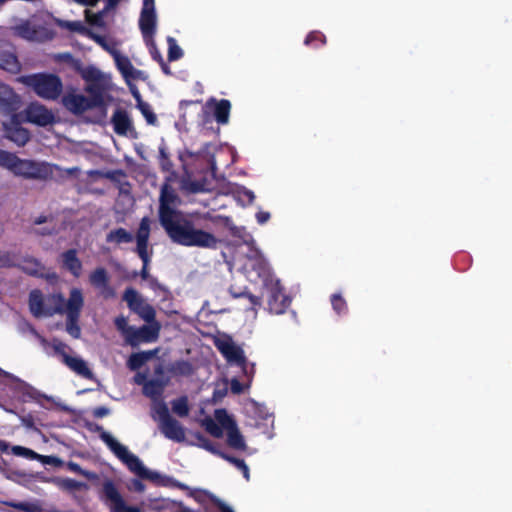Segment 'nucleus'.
I'll return each instance as SVG.
<instances>
[{"label":"nucleus","instance_id":"1","mask_svg":"<svg viewBox=\"0 0 512 512\" xmlns=\"http://www.w3.org/2000/svg\"><path fill=\"white\" fill-rule=\"evenodd\" d=\"M179 202L175 189L165 182L160 190L158 217L170 240L186 247L216 248L218 244L216 236L203 230L194 220L184 217L176 209Z\"/></svg>","mask_w":512,"mask_h":512},{"label":"nucleus","instance_id":"2","mask_svg":"<svg viewBox=\"0 0 512 512\" xmlns=\"http://www.w3.org/2000/svg\"><path fill=\"white\" fill-rule=\"evenodd\" d=\"M97 431L100 432V439L109 447L115 456L121 460L127 468L136 474L141 479L150 480L158 486H173L181 490H186L188 487L178 482L177 480L159 474L156 471L147 469L142 461L133 453H131L126 446L120 444L112 435L106 432L101 426H97Z\"/></svg>","mask_w":512,"mask_h":512},{"label":"nucleus","instance_id":"3","mask_svg":"<svg viewBox=\"0 0 512 512\" xmlns=\"http://www.w3.org/2000/svg\"><path fill=\"white\" fill-rule=\"evenodd\" d=\"M22 83L45 100H56L63 91V83L59 76L50 73H36L21 78Z\"/></svg>","mask_w":512,"mask_h":512},{"label":"nucleus","instance_id":"4","mask_svg":"<svg viewBox=\"0 0 512 512\" xmlns=\"http://www.w3.org/2000/svg\"><path fill=\"white\" fill-rule=\"evenodd\" d=\"M111 512H143L140 507L128 506L112 479H105L99 495Z\"/></svg>","mask_w":512,"mask_h":512},{"label":"nucleus","instance_id":"5","mask_svg":"<svg viewBox=\"0 0 512 512\" xmlns=\"http://www.w3.org/2000/svg\"><path fill=\"white\" fill-rule=\"evenodd\" d=\"M155 412L159 418V428L161 433L170 440L182 442L185 439V430L178 420L170 415L165 402H160L155 407Z\"/></svg>","mask_w":512,"mask_h":512},{"label":"nucleus","instance_id":"6","mask_svg":"<svg viewBox=\"0 0 512 512\" xmlns=\"http://www.w3.org/2000/svg\"><path fill=\"white\" fill-rule=\"evenodd\" d=\"M13 174L25 179L45 181L53 177V167L45 162L19 158Z\"/></svg>","mask_w":512,"mask_h":512},{"label":"nucleus","instance_id":"7","mask_svg":"<svg viewBox=\"0 0 512 512\" xmlns=\"http://www.w3.org/2000/svg\"><path fill=\"white\" fill-rule=\"evenodd\" d=\"M122 298L127 303L128 308L146 323L158 322L154 307L147 303L134 288H126Z\"/></svg>","mask_w":512,"mask_h":512},{"label":"nucleus","instance_id":"8","mask_svg":"<svg viewBox=\"0 0 512 512\" xmlns=\"http://www.w3.org/2000/svg\"><path fill=\"white\" fill-rule=\"evenodd\" d=\"M215 417L220 424L227 429V444L236 450L244 451L247 448L245 439L240 433L234 420L227 414L225 409L215 411Z\"/></svg>","mask_w":512,"mask_h":512},{"label":"nucleus","instance_id":"9","mask_svg":"<svg viewBox=\"0 0 512 512\" xmlns=\"http://www.w3.org/2000/svg\"><path fill=\"white\" fill-rule=\"evenodd\" d=\"M161 325L159 322H151L139 328L130 329L125 342L131 347H137L140 343H150L158 339Z\"/></svg>","mask_w":512,"mask_h":512},{"label":"nucleus","instance_id":"10","mask_svg":"<svg viewBox=\"0 0 512 512\" xmlns=\"http://www.w3.org/2000/svg\"><path fill=\"white\" fill-rule=\"evenodd\" d=\"M267 287L269 288L268 310L273 314L284 313L289 307L291 299L285 294L280 281L271 279Z\"/></svg>","mask_w":512,"mask_h":512},{"label":"nucleus","instance_id":"11","mask_svg":"<svg viewBox=\"0 0 512 512\" xmlns=\"http://www.w3.org/2000/svg\"><path fill=\"white\" fill-rule=\"evenodd\" d=\"M89 283L104 299H112L116 296V291L110 284L109 273L104 267H97L89 274Z\"/></svg>","mask_w":512,"mask_h":512},{"label":"nucleus","instance_id":"12","mask_svg":"<svg viewBox=\"0 0 512 512\" xmlns=\"http://www.w3.org/2000/svg\"><path fill=\"white\" fill-rule=\"evenodd\" d=\"M20 97L13 88L0 81V112L4 115H14L20 108Z\"/></svg>","mask_w":512,"mask_h":512},{"label":"nucleus","instance_id":"13","mask_svg":"<svg viewBox=\"0 0 512 512\" xmlns=\"http://www.w3.org/2000/svg\"><path fill=\"white\" fill-rule=\"evenodd\" d=\"M0 69L11 74H17L21 70V64L14 47L3 41H0Z\"/></svg>","mask_w":512,"mask_h":512},{"label":"nucleus","instance_id":"14","mask_svg":"<svg viewBox=\"0 0 512 512\" xmlns=\"http://www.w3.org/2000/svg\"><path fill=\"white\" fill-rule=\"evenodd\" d=\"M26 119L38 126H47L54 122V115L44 105L31 103L26 109Z\"/></svg>","mask_w":512,"mask_h":512},{"label":"nucleus","instance_id":"15","mask_svg":"<svg viewBox=\"0 0 512 512\" xmlns=\"http://www.w3.org/2000/svg\"><path fill=\"white\" fill-rule=\"evenodd\" d=\"M29 309L35 317L53 316L55 313H62V307H45L43 295L40 290H32L29 294Z\"/></svg>","mask_w":512,"mask_h":512},{"label":"nucleus","instance_id":"16","mask_svg":"<svg viewBox=\"0 0 512 512\" xmlns=\"http://www.w3.org/2000/svg\"><path fill=\"white\" fill-rule=\"evenodd\" d=\"M64 106L74 114H82L87 110L96 108L89 97L82 94L69 93L62 99Z\"/></svg>","mask_w":512,"mask_h":512},{"label":"nucleus","instance_id":"17","mask_svg":"<svg viewBox=\"0 0 512 512\" xmlns=\"http://www.w3.org/2000/svg\"><path fill=\"white\" fill-rule=\"evenodd\" d=\"M113 55L116 66L128 85H130L131 80L142 79L143 72L136 69L127 56L121 55L116 51L113 52Z\"/></svg>","mask_w":512,"mask_h":512},{"label":"nucleus","instance_id":"18","mask_svg":"<svg viewBox=\"0 0 512 512\" xmlns=\"http://www.w3.org/2000/svg\"><path fill=\"white\" fill-rule=\"evenodd\" d=\"M139 28L145 41L153 38L156 32L155 10L142 9L139 18Z\"/></svg>","mask_w":512,"mask_h":512},{"label":"nucleus","instance_id":"19","mask_svg":"<svg viewBox=\"0 0 512 512\" xmlns=\"http://www.w3.org/2000/svg\"><path fill=\"white\" fill-rule=\"evenodd\" d=\"M207 106H213V113L218 124L225 125L229 122L231 103L227 99L216 100L211 98L207 101Z\"/></svg>","mask_w":512,"mask_h":512},{"label":"nucleus","instance_id":"20","mask_svg":"<svg viewBox=\"0 0 512 512\" xmlns=\"http://www.w3.org/2000/svg\"><path fill=\"white\" fill-rule=\"evenodd\" d=\"M84 306V298L82 291L79 288H72L69 293V298L66 303V314L71 319L80 317L81 310Z\"/></svg>","mask_w":512,"mask_h":512},{"label":"nucleus","instance_id":"21","mask_svg":"<svg viewBox=\"0 0 512 512\" xmlns=\"http://www.w3.org/2000/svg\"><path fill=\"white\" fill-rule=\"evenodd\" d=\"M62 266L74 277L78 278L82 273V262L77 256L76 249H68L61 254Z\"/></svg>","mask_w":512,"mask_h":512},{"label":"nucleus","instance_id":"22","mask_svg":"<svg viewBox=\"0 0 512 512\" xmlns=\"http://www.w3.org/2000/svg\"><path fill=\"white\" fill-rule=\"evenodd\" d=\"M218 348L228 362H235L241 366L245 364L246 357L244 351L233 342H223Z\"/></svg>","mask_w":512,"mask_h":512},{"label":"nucleus","instance_id":"23","mask_svg":"<svg viewBox=\"0 0 512 512\" xmlns=\"http://www.w3.org/2000/svg\"><path fill=\"white\" fill-rule=\"evenodd\" d=\"M111 123L114 132L118 135H126L128 130L132 127L131 119L126 110L118 108L112 115Z\"/></svg>","mask_w":512,"mask_h":512},{"label":"nucleus","instance_id":"24","mask_svg":"<svg viewBox=\"0 0 512 512\" xmlns=\"http://www.w3.org/2000/svg\"><path fill=\"white\" fill-rule=\"evenodd\" d=\"M85 91L89 94V99L92 102V105L96 108L105 110V87L100 81L88 83L85 87Z\"/></svg>","mask_w":512,"mask_h":512},{"label":"nucleus","instance_id":"25","mask_svg":"<svg viewBox=\"0 0 512 512\" xmlns=\"http://www.w3.org/2000/svg\"><path fill=\"white\" fill-rule=\"evenodd\" d=\"M63 363H65V365H67L72 371L82 376L83 378L88 380L94 379L93 372L89 369L87 363L83 359L65 355V361Z\"/></svg>","mask_w":512,"mask_h":512},{"label":"nucleus","instance_id":"26","mask_svg":"<svg viewBox=\"0 0 512 512\" xmlns=\"http://www.w3.org/2000/svg\"><path fill=\"white\" fill-rule=\"evenodd\" d=\"M5 136L18 146H24L30 140V133L18 124L5 126Z\"/></svg>","mask_w":512,"mask_h":512},{"label":"nucleus","instance_id":"27","mask_svg":"<svg viewBox=\"0 0 512 512\" xmlns=\"http://www.w3.org/2000/svg\"><path fill=\"white\" fill-rule=\"evenodd\" d=\"M156 353L157 349L132 353L128 358L127 366L130 370L136 371L140 369L147 361L152 359Z\"/></svg>","mask_w":512,"mask_h":512},{"label":"nucleus","instance_id":"28","mask_svg":"<svg viewBox=\"0 0 512 512\" xmlns=\"http://www.w3.org/2000/svg\"><path fill=\"white\" fill-rule=\"evenodd\" d=\"M165 388V383L160 379H150L143 383V394L153 400H158L162 397Z\"/></svg>","mask_w":512,"mask_h":512},{"label":"nucleus","instance_id":"29","mask_svg":"<svg viewBox=\"0 0 512 512\" xmlns=\"http://www.w3.org/2000/svg\"><path fill=\"white\" fill-rule=\"evenodd\" d=\"M17 267L24 273L36 277L42 276L41 271L44 269V266L41 264V262L34 257H25L23 259V264H18Z\"/></svg>","mask_w":512,"mask_h":512},{"label":"nucleus","instance_id":"30","mask_svg":"<svg viewBox=\"0 0 512 512\" xmlns=\"http://www.w3.org/2000/svg\"><path fill=\"white\" fill-rule=\"evenodd\" d=\"M133 239H134L133 234L122 227L113 229L106 235V241L108 243H115V244L131 243L133 241Z\"/></svg>","mask_w":512,"mask_h":512},{"label":"nucleus","instance_id":"31","mask_svg":"<svg viewBox=\"0 0 512 512\" xmlns=\"http://www.w3.org/2000/svg\"><path fill=\"white\" fill-rule=\"evenodd\" d=\"M251 267L257 273V276L264 281L265 286H268L271 280L269 279L271 272L268 262L262 257H257L252 261Z\"/></svg>","mask_w":512,"mask_h":512},{"label":"nucleus","instance_id":"32","mask_svg":"<svg viewBox=\"0 0 512 512\" xmlns=\"http://www.w3.org/2000/svg\"><path fill=\"white\" fill-rule=\"evenodd\" d=\"M54 483L63 491L73 492L80 490H87L88 485L85 482H80L72 478H56Z\"/></svg>","mask_w":512,"mask_h":512},{"label":"nucleus","instance_id":"33","mask_svg":"<svg viewBox=\"0 0 512 512\" xmlns=\"http://www.w3.org/2000/svg\"><path fill=\"white\" fill-rule=\"evenodd\" d=\"M194 437L198 441V446L209 451L210 453H212L220 458H221V455H223L225 453L219 449L218 444L212 442L210 439H208L202 433L197 432L194 434Z\"/></svg>","mask_w":512,"mask_h":512},{"label":"nucleus","instance_id":"34","mask_svg":"<svg viewBox=\"0 0 512 512\" xmlns=\"http://www.w3.org/2000/svg\"><path fill=\"white\" fill-rule=\"evenodd\" d=\"M159 166L163 172H173V162L164 142L159 146Z\"/></svg>","mask_w":512,"mask_h":512},{"label":"nucleus","instance_id":"35","mask_svg":"<svg viewBox=\"0 0 512 512\" xmlns=\"http://www.w3.org/2000/svg\"><path fill=\"white\" fill-rule=\"evenodd\" d=\"M171 373L175 376H191L193 374V366L185 360L176 361L172 364Z\"/></svg>","mask_w":512,"mask_h":512},{"label":"nucleus","instance_id":"36","mask_svg":"<svg viewBox=\"0 0 512 512\" xmlns=\"http://www.w3.org/2000/svg\"><path fill=\"white\" fill-rule=\"evenodd\" d=\"M19 157L9 151L0 149V167L6 168L13 173Z\"/></svg>","mask_w":512,"mask_h":512},{"label":"nucleus","instance_id":"37","mask_svg":"<svg viewBox=\"0 0 512 512\" xmlns=\"http://www.w3.org/2000/svg\"><path fill=\"white\" fill-rule=\"evenodd\" d=\"M76 70L80 72L81 77L87 82V84L101 81L102 75L100 70L93 66L81 68V65L79 64Z\"/></svg>","mask_w":512,"mask_h":512},{"label":"nucleus","instance_id":"38","mask_svg":"<svg viewBox=\"0 0 512 512\" xmlns=\"http://www.w3.org/2000/svg\"><path fill=\"white\" fill-rule=\"evenodd\" d=\"M326 36L320 31H311L305 38L304 44L312 48H320L326 44Z\"/></svg>","mask_w":512,"mask_h":512},{"label":"nucleus","instance_id":"39","mask_svg":"<svg viewBox=\"0 0 512 512\" xmlns=\"http://www.w3.org/2000/svg\"><path fill=\"white\" fill-rule=\"evenodd\" d=\"M221 458L226 460L227 462L231 463L232 465H234L237 469H239L242 472L243 477L247 481L250 480L249 467L247 466V464L245 463V461L243 459H239V458L231 456L227 453H224L223 455H221Z\"/></svg>","mask_w":512,"mask_h":512},{"label":"nucleus","instance_id":"40","mask_svg":"<svg viewBox=\"0 0 512 512\" xmlns=\"http://www.w3.org/2000/svg\"><path fill=\"white\" fill-rule=\"evenodd\" d=\"M172 411L179 417H187L189 414L188 398L181 396L171 402Z\"/></svg>","mask_w":512,"mask_h":512},{"label":"nucleus","instance_id":"41","mask_svg":"<svg viewBox=\"0 0 512 512\" xmlns=\"http://www.w3.org/2000/svg\"><path fill=\"white\" fill-rule=\"evenodd\" d=\"M88 175L90 177H104L111 180L112 182H119L120 178L126 177L125 172L121 169L108 171L106 173H103L100 170H90L88 171Z\"/></svg>","mask_w":512,"mask_h":512},{"label":"nucleus","instance_id":"42","mask_svg":"<svg viewBox=\"0 0 512 512\" xmlns=\"http://www.w3.org/2000/svg\"><path fill=\"white\" fill-rule=\"evenodd\" d=\"M202 425L211 436L215 438L223 437L224 427L220 424V422L217 423L215 420L208 417L203 420Z\"/></svg>","mask_w":512,"mask_h":512},{"label":"nucleus","instance_id":"43","mask_svg":"<svg viewBox=\"0 0 512 512\" xmlns=\"http://www.w3.org/2000/svg\"><path fill=\"white\" fill-rule=\"evenodd\" d=\"M66 466L69 471L79 474L85 477L87 480L95 481L99 479L97 473L83 469L78 463L74 461L67 462Z\"/></svg>","mask_w":512,"mask_h":512},{"label":"nucleus","instance_id":"44","mask_svg":"<svg viewBox=\"0 0 512 512\" xmlns=\"http://www.w3.org/2000/svg\"><path fill=\"white\" fill-rule=\"evenodd\" d=\"M331 305L333 310L338 315H344L348 312V305L346 300L342 297L341 294L335 293L331 295Z\"/></svg>","mask_w":512,"mask_h":512},{"label":"nucleus","instance_id":"45","mask_svg":"<svg viewBox=\"0 0 512 512\" xmlns=\"http://www.w3.org/2000/svg\"><path fill=\"white\" fill-rule=\"evenodd\" d=\"M168 59L169 61H176L183 56L182 49L177 45L176 40L173 37H168Z\"/></svg>","mask_w":512,"mask_h":512},{"label":"nucleus","instance_id":"46","mask_svg":"<svg viewBox=\"0 0 512 512\" xmlns=\"http://www.w3.org/2000/svg\"><path fill=\"white\" fill-rule=\"evenodd\" d=\"M150 237V219L148 217H143L140 221L137 233L136 240H147L149 241Z\"/></svg>","mask_w":512,"mask_h":512},{"label":"nucleus","instance_id":"47","mask_svg":"<svg viewBox=\"0 0 512 512\" xmlns=\"http://www.w3.org/2000/svg\"><path fill=\"white\" fill-rule=\"evenodd\" d=\"M137 108L140 110L142 115L145 117L146 121L150 125H155L157 123V116L152 111L151 106L147 102L139 103Z\"/></svg>","mask_w":512,"mask_h":512},{"label":"nucleus","instance_id":"48","mask_svg":"<svg viewBox=\"0 0 512 512\" xmlns=\"http://www.w3.org/2000/svg\"><path fill=\"white\" fill-rule=\"evenodd\" d=\"M15 254L7 251H0V268L17 267Z\"/></svg>","mask_w":512,"mask_h":512},{"label":"nucleus","instance_id":"49","mask_svg":"<svg viewBox=\"0 0 512 512\" xmlns=\"http://www.w3.org/2000/svg\"><path fill=\"white\" fill-rule=\"evenodd\" d=\"M6 505L23 512H39L37 504L31 502H7Z\"/></svg>","mask_w":512,"mask_h":512},{"label":"nucleus","instance_id":"50","mask_svg":"<svg viewBox=\"0 0 512 512\" xmlns=\"http://www.w3.org/2000/svg\"><path fill=\"white\" fill-rule=\"evenodd\" d=\"M12 452L16 456H22L30 460H38L40 458V454L23 446H13Z\"/></svg>","mask_w":512,"mask_h":512},{"label":"nucleus","instance_id":"51","mask_svg":"<svg viewBox=\"0 0 512 512\" xmlns=\"http://www.w3.org/2000/svg\"><path fill=\"white\" fill-rule=\"evenodd\" d=\"M18 34L25 38L32 40L36 36V29L29 22H24L17 27Z\"/></svg>","mask_w":512,"mask_h":512},{"label":"nucleus","instance_id":"52","mask_svg":"<svg viewBox=\"0 0 512 512\" xmlns=\"http://www.w3.org/2000/svg\"><path fill=\"white\" fill-rule=\"evenodd\" d=\"M148 242L147 240H136V252L143 263L149 264L150 257L148 255Z\"/></svg>","mask_w":512,"mask_h":512},{"label":"nucleus","instance_id":"53","mask_svg":"<svg viewBox=\"0 0 512 512\" xmlns=\"http://www.w3.org/2000/svg\"><path fill=\"white\" fill-rule=\"evenodd\" d=\"M116 329L123 335L124 339L130 332L133 326L128 325V320L125 316L120 315L114 319Z\"/></svg>","mask_w":512,"mask_h":512},{"label":"nucleus","instance_id":"54","mask_svg":"<svg viewBox=\"0 0 512 512\" xmlns=\"http://www.w3.org/2000/svg\"><path fill=\"white\" fill-rule=\"evenodd\" d=\"M79 318L80 317H76L73 320L69 316H67L66 330L75 339L79 338L81 335V329L80 326L78 325Z\"/></svg>","mask_w":512,"mask_h":512},{"label":"nucleus","instance_id":"55","mask_svg":"<svg viewBox=\"0 0 512 512\" xmlns=\"http://www.w3.org/2000/svg\"><path fill=\"white\" fill-rule=\"evenodd\" d=\"M145 42H146L147 46L149 47V51H150L152 59L157 61L158 63H162L164 59L161 55V52L158 50L153 38L148 39Z\"/></svg>","mask_w":512,"mask_h":512},{"label":"nucleus","instance_id":"56","mask_svg":"<svg viewBox=\"0 0 512 512\" xmlns=\"http://www.w3.org/2000/svg\"><path fill=\"white\" fill-rule=\"evenodd\" d=\"M52 348L55 351L56 354L60 355L62 357L63 362L65 361V355H68L66 353V349L68 348L67 344L62 342L59 339L54 338L52 340Z\"/></svg>","mask_w":512,"mask_h":512},{"label":"nucleus","instance_id":"57","mask_svg":"<svg viewBox=\"0 0 512 512\" xmlns=\"http://www.w3.org/2000/svg\"><path fill=\"white\" fill-rule=\"evenodd\" d=\"M38 461H40L42 464L52 465L55 467H59L63 463V461L59 457L53 455H40Z\"/></svg>","mask_w":512,"mask_h":512},{"label":"nucleus","instance_id":"58","mask_svg":"<svg viewBox=\"0 0 512 512\" xmlns=\"http://www.w3.org/2000/svg\"><path fill=\"white\" fill-rule=\"evenodd\" d=\"M234 298H239V297H245V298H248L250 303L253 305V306H261L262 304V300L260 297L258 296H255L253 294H251L250 292L248 291H244V292H241L239 294H236V293H233L232 294Z\"/></svg>","mask_w":512,"mask_h":512},{"label":"nucleus","instance_id":"59","mask_svg":"<svg viewBox=\"0 0 512 512\" xmlns=\"http://www.w3.org/2000/svg\"><path fill=\"white\" fill-rule=\"evenodd\" d=\"M56 59L59 60V61H63V62H66V63L73 64L75 69H77V67L80 64V61L79 60H75L73 55L71 53H69V52L58 54L56 56Z\"/></svg>","mask_w":512,"mask_h":512},{"label":"nucleus","instance_id":"60","mask_svg":"<svg viewBox=\"0 0 512 512\" xmlns=\"http://www.w3.org/2000/svg\"><path fill=\"white\" fill-rule=\"evenodd\" d=\"M227 387L223 386L222 388H215L212 395L213 402L221 401L227 395Z\"/></svg>","mask_w":512,"mask_h":512},{"label":"nucleus","instance_id":"61","mask_svg":"<svg viewBox=\"0 0 512 512\" xmlns=\"http://www.w3.org/2000/svg\"><path fill=\"white\" fill-rule=\"evenodd\" d=\"M212 502L221 512H234L230 506L215 496L212 497Z\"/></svg>","mask_w":512,"mask_h":512},{"label":"nucleus","instance_id":"62","mask_svg":"<svg viewBox=\"0 0 512 512\" xmlns=\"http://www.w3.org/2000/svg\"><path fill=\"white\" fill-rule=\"evenodd\" d=\"M109 413H110V410L105 406H98V407L94 408L92 411V415L95 418L106 417L107 415H109Z\"/></svg>","mask_w":512,"mask_h":512},{"label":"nucleus","instance_id":"63","mask_svg":"<svg viewBox=\"0 0 512 512\" xmlns=\"http://www.w3.org/2000/svg\"><path fill=\"white\" fill-rule=\"evenodd\" d=\"M270 217V213L266 211H259L256 213V220L260 225L265 224L270 219Z\"/></svg>","mask_w":512,"mask_h":512},{"label":"nucleus","instance_id":"64","mask_svg":"<svg viewBox=\"0 0 512 512\" xmlns=\"http://www.w3.org/2000/svg\"><path fill=\"white\" fill-rule=\"evenodd\" d=\"M131 489L135 492L142 493L145 490V485L143 482L139 479H133L131 481Z\"/></svg>","mask_w":512,"mask_h":512}]
</instances>
